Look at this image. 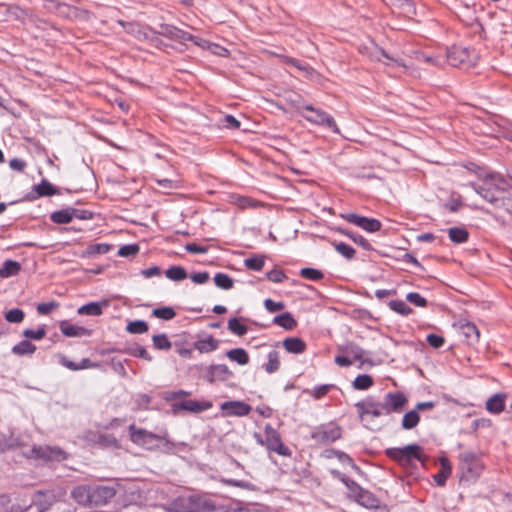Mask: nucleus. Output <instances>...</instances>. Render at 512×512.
Returning <instances> with one entry per match:
<instances>
[{
	"instance_id": "obj_51",
	"label": "nucleus",
	"mask_w": 512,
	"mask_h": 512,
	"mask_svg": "<svg viewBox=\"0 0 512 512\" xmlns=\"http://www.w3.org/2000/svg\"><path fill=\"white\" fill-rule=\"evenodd\" d=\"M335 249L338 253L343 255L347 259H351L354 257L355 250L351 246L341 242L338 244H335Z\"/></svg>"
},
{
	"instance_id": "obj_44",
	"label": "nucleus",
	"mask_w": 512,
	"mask_h": 512,
	"mask_svg": "<svg viewBox=\"0 0 512 512\" xmlns=\"http://www.w3.org/2000/svg\"><path fill=\"white\" fill-rule=\"evenodd\" d=\"M461 468L467 478H475L482 471V465L479 462L467 464L465 466H461Z\"/></svg>"
},
{
	"instance_id": "obj_1",
	"label": "nucleus",
	"mask_w": 512,
	"mask_h": 512,
	"mask_svg": "<svg viewBox=\"0 0 512 512\" xmlns=\"http://www.w3.org/2000/svg\"><path fill=\"white\" fill-rule=\"evenodd\" d=\"M505 180L498 173H489L482 178V184L470 183L469 186L484 200L497 204L500 201L499 193L504 189Z\"/></svg>"
},
{
	"instance_id": "obj_14",
	"label": "nucleus",
	"mask_w": 512,
	"mask_h": 512,
	"mask_svg": "<svg viewBox=\"0 0 512 512\" xmlns=\"http://www.w3.org/2000/svg\"><path fill=\"white\" fill-rule=\"evenodd\" d=\"M212 407L209 401L185 400L173 406L174 412L177 410H185L192 413H200Z\"/></svg>"
},
{
	"instance_id": "obj_49",
	"label": "nucleus",
	"mask_w": 512,
	"mask_h": 512,
	"mask_svg": "<svg viewBox=\"0 0 512 512\" xmlns=\"http://www.w3.org/2000/svg\"><path fill=\"white\" fill-rule=\"evenodd\" d=\"M152 340L157 349L167 350L171 348V342L165 334L154 335Z\"/></svg>"
},
{
	"instance_id": "obj_15",
	"label": "nucleus",
	"mask_w": 512,
	"mask_h": 512,
	"mask_svg": "<svg viewBox=\"0 0 512 512\" xmlns=\"http://www.w3.org/2000/svg\"><path fill=\"white\" fill-rule=\"evenodd\" d=\"M232 375L233 373L224 364L210 365L207 368L206 379L212 383L216 380L225 381L232 377Z\"/></svg>"
},
{
	"instance_id": "obj_43",
	"label": "nucleus",
	"mask_w": 512,
	"mask_h": 512,
	"mask_svg": "<svg viewBox=\"0 0 512 512\" xmlns=\"http://www.w3.org/2000/svg\"><path fill=\"white\" fill-rule=\"evenodd\" d=\"M245 266L254 271H260L264 267V257L255 256L244 260Z\"/></svg>"
},
{
	"instance_id": "obj_11",
	"label": "nucleus",
	"mask_w": 512,
	"mask_h": 512,
	"mask_svg": "<svg viewBox=\"0 0 512 512\" xmlns=\"http://www.w3.org/2000/svg\"><path fill=\"white\" fill-rule=\"evenodd\" d=\"M407 402L406 397L401 393H388L383 400L385 415L392 412H400Z\"/></svg>"
},
{
	"instance_id": "obj_42",
	"label": "nucleus",
	"mask_w": 512,
	"mask_h": 512,
	"mask_svg": "<svg viewBox=\"0 0 512 512\" xmlns=\"http://www.w3.org/2000/svg\"><path fill=\"white\" fill-rule=\"evenodd\" d=\"M126 329L132 334H142L148 331V324L143 320H136L130 322Z\"/></svg>"
},
{
	"instance_id": "obj_27",
	"label": "nucleus",
	"mask_w": 512,
	"mask_h": 512,
	"mask_svg": "<svg viewBox=\"0 0 512 512\" xmlns=\"http://www.w3.org/2000/svg\"><path fill=\"white\" fill-rule=\"evenodd\" d=\"M74 208H65L63 210H59L53 212L51 214V220L57 224H67L70 223L74 219Z\"/></svg>"
},
{
	"instance_id": "obj_12",
	"label": "nucleus",
	"mask_w": 512,
	"mask_h": 512,
	"mask_svg": "<svg viewBox=\"0 0 512 512\" xmlns=\"http://www.w3.org/2000/svg\"><path fill=\"white\" fill-rule=\"evenodd\" d=\"M220 409L225 416H246L250 413L251 407L242 401H227L221 404Z\"/></svg>"
},
{
	"instance_id": "obj_29",
	"label": "nucleus",
	"mask_w": 512,
	"mask_h": 512,
	"mask_svg": "<svg viewBox=\"0 0 512 512\" xmlns=\"http://www.w3.org/2000/svg\"><path fill=\"white\" fill-rule=\"evenodd\" d=\"M461 331L469 344H474L479 341L480 333L473 323L463 324L461 326Z\"/></svg>"
},
{
	"instance_id": "obj_21",
	"label": "nucleus",
	"mask_w": 512,
	"mask_h": 512,
	"mask_svg": "<svg viewBox=\"0 0 512 512\" xmlns=\"http://www.w3.org/2000/svg\"><path fill=\"white\" fill-rule=\"evenodd\" d=\"M339 349L348 355L354 362H360L359 368L362 367L365 362V351L361 347L354 343H347L345 346H342Z\"/></svg>"
},
{
	"instance_id": "obj_10",
	"label": "nucleus",
	"mask_w": 512,
	"mask_h": 512,
	"mask_svg": "<svg viewBox=\"0 0 512 512\" xmlns=\"http://www.w3.org/2000/svg\"><path fill=\"white\" fill-rule=\"evenodd\" d=\"M116 494L113 486L94 485L92 486V505H104Z\"/></svg>"
},
{
	"instance_id": "obj_25",
	"label": "nucleus",
	"mask_w": 512,
	"mask_h": 512,
	"mask_svg": "<svg viewBox=\"0 0 512 512\" xmlns=\"http://www.w3.org/2000/svg\"><path fill=\"white\" fill-rule=\"evenodd\" d=\"M219 341L213 336L209 335L205 338L199 339L195 342L194 346L200 353H209L218 348Z\"/></svg>"
},
{
	"instance_id": "obj_5",
	"label": "nucleus",
	"mask_w": 512,
	"mask_h": 512,
	"mask_svg": "<svg viewBox=\"0 0 512 512\" xmlns=\"http://www.w3.org/2000/svg\"><path fill=\"white\" fill-rule=\"evenodd\" d=\"M303 109L307 112V114H303V117L307 121L317 125L325 126L336 134L340 133L334 118L327 114L325 111L315 108L312 105H305Z\"/></svg>"
},
{
	"instance_id": "obj_59",
	"label": "nucleus",
	"mask_w": 512,
	"mask_h": 512,
	"mask_svg": "<svg viewBox=\"0 0 512 512\" xmlns=\"http://www.w3.org/2000/svg\"><path fill=\"white\" fill-rule=\"evenodd\" d=\"M267 278L272 282L281 283L285 280L286 276L283 271L274 269L267 273Z\"/></svg>"
},
{
	"instance_id": "obj_31",
	"label": "nucleus",
	"mask_w": 512,
	"mask_h": 512,
	"mask_svg": "<svg viewBox=\"0 0 512 512\" xmlns=\"http://www.w3.org/2000/svg\"><path fill=\"white\" fill-rule=\"evenodd\" d=\"M35 350L36 346L27 340L21 341L12 348V352L18 356L32 355L35 352Z\"/></svg>"
},
{
	"instance_id": "obj_55",
	"label": "nucleus",
	"mask_w": 512,
	"mask_h": 512,
	"mask_svg": "<svg viewBox=\"0 0 512 512\" xmlns=\"http://www.w3.org/2000/svg\"><path fill=\"white\" fill-rule=\"evenodd\" d=\"M139 251V247L136 244H129L120 247L118 255L121 257H129L136 255Z\"/></svg>"
},
{
	"instance_id": "obj_30",
	"label": "nucleus",
	"mask_w": 512,
	"mask_h": 512,
	"mask_svg": "<svg viewBox=\"0 0 512 512\" xmlns=\"http://www.w3.org/2000/svg\"><path fill=\"white\" fill-rule=\"evenodd\" d=\"M227 357L239 365H246L249 363V355L243 348L231 349L226 353Z\"/></svg>"
},
{
	"instance_id": "obj_34",
	"label": "nucleus",
	"mask_w": 512,
	"mask_h": 512,
	"mask_svg": "<svg viewBox=\"0 0 512 512\" xmlns=\"http://www.w3.org/2000/svg\"><path fill=\"white\" fill-rule=\"evenodd\" d=\"M420 417L416 410L407 412L402 419V427L404 429H412L419 423Z\"/></svg>"
},
{
	"instance_id": "obj_56",
	"label": "nucleus",
	"mask_w": 512,
	"mask_h": 512,
	"mask_svg": "<svg viewBox=\"0 0 512 512\" xmlns=\"http://www.w3.org/2000/svg\"><path fill=\"white\" fill-rule=\"evenodd\" d=\"M392 4L401 9L402 13L409 14L413 11L411 0H391Z\"/></svg>"
},
{
	"instance_id": "obj_22",
	"label": "nucleus",
	"mask_w": 512,
	"mask_h": 512,
	"mask_svg": "<svg viewBox=\"0 0 512 512\" xmlns=\"http://www.w3.org/2000/svg\"><path fill=\"white\" fill-rule=\"evenodd\" d=\"M108 306L109 302L107 300L102 302H91L79 307L77 312L80 315L99 316L102 314L103 308Z\"/></svg>"
},
{
	"instance_id": "obj_45",
	"label": "nucleus",
	"mask_w": 512,
	"mask_h": 512,
	"mask_svg": "<svg viewBox=\"0 0 512 512\" xmlns=\"http://www.w3.org/2000/svg\"><path fill=\"white\" fill-rule=\"evenodd\" d=\"M236 204L240 209L257 208L262 206L260 202L245 196H239L236 199Z\"/></svg>"
},
{
	"instance_id": "obj_8",
	"label": "nucleus",
	"mask_w": 512,
	"mask_h": 512,
	"mask_svg": "<svg viewBox=\"0 0 512 512\" xmlns=\"http://www.w3.org/2000/svg\"><path fill=\"white\" fill-rule=\"evenodd\" d=\"M356 407L359 410L360 418L365 420V417L372 415L373 417H380L385 415L383 402H376L373 398L368 397L365 400L358 402Z\"/></svg>"
},
{
	"instance_id": "obj_63",
	"label": "nucleus",
	"mask_w": 512,
	"mask_h": 512,
	"mask_svg": "<svg viewBox=\"0 0 512 512\" xmlns=\"http://www.w3.org/2000/svg\"><path fill=\"white\" fill-rule=\"evenodd\" d=\"M264 305H265V308L269 311V312H278L280 310H282L284 308V303L282 302H275L271 299H266L265 302H264Z\"/></svg>"
},
{
	"instance_id": "obj_41",
	"label": "nucleus",
	"mask_w": 512,
	"mask_h": 512,
	"mask_svg": "<svg viewBox=\"0 0 512 512\" xmlns=\"http://www.w3.org/2000/svg\"><path fill=\"white\" fill-rule=\"evenodd\" d=\"M389 307L393 311H395V312H397V313H399V314H401L403 316H407L410 313H412V309L402 300H392V301H390L389 302Z\"/></svg>"
},
{
	"instance_id": "obj_37",
	"label": "nucleus",
	"mask_w": 512,
	"mask_h": 512,
	"mask_svg": "<svg viewBox=\"0 0 512 512\" xmlns=\"http://www.w3.org/2000/svg\"><path fill=\"white\" fill-rule=\"evenodd\" d=\"M280 359L277 351H271L268 354V362L264 365L267 373L271 374L279 369Z\"/></svg>"
},
{
	"instance_id": "obj_24",
	"label": "nucleus",
	"mask_w": 512,
	"mask_h": 512,
	"mask_svg": "<svg viewBox=\"0 0 512 512\" xmlns=\"http://www.w3.org/2000/svg\"><path fill=\"white\" fill-rule=\"evenodd\" d=\"M283 347L289 353L300 354L306 350L305 342L298 337H289L284 339Z\"/></svg>"
},
{
	"instance_id": "obj_38",
	"label": "nucleus",
	"mask_w": 512,
	"mask_h": 512,
	"mask_svg": "<svg viewBox=\"0 0 512 512\" xmlns=\"http://www.w3.org/2000/svg\"><path fill=\"white\" fill-rule=\"evenodd\" d=\"M111 250V245L106 243H95L89 245L86 250L85 254L88 256H94L99 254H106Z\"/></svg>"
},
{
	"instance_id": "obj_19",
	"label": "nucleus",
	"mask_w": 512,
	"mask_h": 512,
	"mask_svg": "<svg viewBox=\"0 0 512 512\" xmlns=\"http://www.w3.org/2000/svg\"><path fill=\"white\" fill-rule=\"evenodd\" d=\"M447 57L448 61L453 66L464 64L466 62L472 63L470 60V50L467 48L454 47L451 51L448 52Z\"/></svg>"
},
{
	"instance_id": "obj_47",
	"label": "nucleus",
	"mask_w": 512,
	"mask_h": 512,
	"mask_svg": "<svg viewBox=\"0 0 512 512\" xmlns=\"http://www.w3.org/2000/svg\"><path fill=\"white\" fill-rule=\"evenodd\" d=\"M300 275L309 280L318 281L323 278V273L320 270L314 268H302L300 270Z\"/></svg>"
},
{
	"instance_id": "obj_50",
	"label": "nucleus",
	"mask_w": 512,
	"mask_h": 512,
	"mask_svg": "<svg viewBox=\"0 0 512 512\" xmlns=\"http://www.w3.org/2000/svg\"><path fill=\"white\" fill-rule=\"evenodd\" d=\"M152 314L160 319L171 320L175 317V311L171 307H163L154 309Z\"/></svg>"
},
{
	"instance_id": "obj_62",
	"label": "nucleus",
	"mask_w": 512,
	"mask_h": 512,
	"mask_svg": "<svg viewBox=\"0 0 512 512\" xmlns=\"http://www.w3.org/2000/svg\"><path fill=\"white\" fill-rule=\"evenodd\" d=\"M58 307V303L49 302V303H40L37 306V312L41 315H46L50 313L54 308Z\"/></svg>"
},
{
	"instance_id": "obj_20",
	"label": "nucleus",
	"mask_w": 512,
	"mask_h": 512,
	"mask_svg": "<svg viewBox=\"0 0 512 512\" xmlns=\"http://www.w3.org/2000/svg\"><path fill=\"white\" fill-rule=\"evenodd\" d=\"M59 328L62 334L67 337H83L91 335V330L82 326L70 324L68 321H62Z\"/></svg>"
},
{
	"instance_id": "obj_4",
	"label": "nucleus",
	"mask_w": 512,
	"mask_h": 512,
	"mask_svg": "<svg viewBox=\"0 0 512 512\" xmlns=\"http://www.w3.org/2000/svg\"><path fill=\"white\" fill-rule=\"evenodd\" d=\"M359 50L362 54L369 57L372 61L382 62L387 66H404V64L401 62L399 58L388 54L385 50H383L374 42H370L367 45L361 46Z\"/></svg>"
},
{
	"instance_id": "obj_61",
	"label": "nucleus",
	"mask_w": 512,
	"mask_h": 512,
	"mask_svg": "<svg viewBox=\"0 0 512 512\" xmlns=\"http://www.w3.org/2000/svg\"><path fill=\"white\" fill-rule=\"evenodd\" d=\"M208 51H210L212 54L217 55V56H222V57L229 56V51L226 48H224L216 43H212V42L209 46Z\"/></svg>"
},
{
	"instance_id": "obj_60",
	"label": "nucleus",
	"mask_w": 512,
	"mask_h": 512,
	"mask_svg": "<svg viewBox=\"0 0 512 512\" xmlns=\"http://www.w3.org/2000/svg\"><path fill=\"white\" fill-rule=\"evenodd\" d=\"M427 342L430 346L433 348H440L443 346L445 340L442 336L436 335V334H429L426 338Z\"/></svg>"
},
{
	"instance_id": "obj_40",
	"label": "nucleus",
	"mask_w": 512,
	"mask_h": 512,
	"mask_svg": "<svg viewBox=\"0 0 512 512\" xmlns=\"http://www.w3.org/2000/svg\"><path fill=\"white\" fill-rule=\"evenodd\" d=\"M228 329L238 336H243L248 331L247 326L242 324L238 318H232L229 320Z\"/></svg>"
},
{
	"instance_id": "obj_28",
	"label": "nucleus",
	"mask_w": 512,
	"mask_h": 512,
	"mask_svg": "<svg viewBox=\"0 0 512 512\" xmlns=\"http://www.w3.org/2000/svg\"><path fill=\"white\" fill-rule=\"evenodd\" d=\"M21 270L19 262L14 260H5L2 267L0 268V278H9L15 276Z\"/></svg>"
},
{
	"instance_id": "obj_3",
	"label": "nucleus",
	"mask_w": 512,
	"mask_h": 512,
	"mask_svg": "<svg viewBox=\"0 0 512 512\" xmlns=\"http://www.w3.org/2000/svg\"><path fill=\"white\" fill-rule=\"evenodd\" d=\"M341 481L349 490V496L354 498L360 505L366 508H376L378 500L368 491L362 489L356 482L345 476H341Z\"/></svg>"
},
{
	"instance_id": "obj_6",
	"label": "nucleus",
	"mask_w": 512,
	"mask_h": 512,
	"mask_svg": "<svg viewBox=\"0 0 512 512\" xmlns=\"http://www.w3.org/2000/svg\"><path fill=\"white\" fill-rule=\"evenodd\" d=\"M129 434L133 443L145 448L153 449L158 446L160 437L141 428H137L134 424L129 426Z\"/></svg>"
},
{
	"instance_id": "obj_53",
	"label": "nucleus",
	"mask_w": 512,
	"mask_h": 512,
	"mask_svg": "<svg viewBox=\"0 0 512 512\" xmlns=\"http://www.w3.org/2000/svg\"><path fill=\"white\" fill-rule=\"evenodd\" d=\"M129 353L132 356L139 357V358L145 359L147 361L152 360V357L150 356V354L146 351V349L143 346H140V345L130 348Z\"/></svg>"
},
{
	"instance_id": "obj_54",
	"label": "nucleus",
	"mask_w": 512,
	"mask_h": 512,
	"mask_svg": "<svg viewBox=\"0 0 512 512\" xmlns=\"http://www.w3.org/2000/svg\"><path fill=\"white\" fill-rule=\"evenodd\" d=\"M406 299L418 307H425L427 305V301L424 297H422L419 293L411 292L408 293Z\"/></svg>"
},
{
	"instance_id": "obj_26",
	"label": "nucleus",
	"mask_w": 512,
	"mask_h": 512,
	"mask_svg": "<svg viewBox=\"0 0 512 512\" xmlns=\"http://www.w3.org/2000/svg\"><path fill=\"white\" fill-rule=\"evenodd\" d=\"M505 396L502 394H495L490 397L486 402V409L493 414H499L504 410Z\"/></svg>"
},
{
	"instance_id": "obj_7",
	"label": "nucleus",
	"mask_w": 512,
	"mask_h": 512,
	"mask_svg": "<svg viewBox=\"0 0 512 512\" xmlns=\"http://www.w3.org/2000/svg\"><path fill=\"white\" fill-rule=\"evenodd\" d=\"M265 436V443L269 450L282 456H289L291 454L290 449L282 443L278 432L270 425L265 427Z\"/></svg>"
},
{
	"instance_id": "obj_2",
	"label": "nucleus",
	"mask_w": 512,
	"mask_h": 512,
	"mask_svg": "<svg viewBox=\"0 0 512 512\" xmlns=\"http://www.w3.org/2000/svg\"><path fill=\"white\" fill-rule=\"evenodd\" d=\"M387 455L403 466H410L413 461L421 460V447L411 444L402 448H390Z\"/></svg>"
},
{
	"instance_id": "obj_18",
	"label": "nucleus",
	"mask_w": 512,
	"mask_h": 512,
	"mask_svg": "<svg viewBox=\"0 0 512 512\" xmlns=\"http://www.w3.org/2000/svg\"><path fill=\"white\" fill-rule=\"evenodd\" d=\"M71 495L73 499L81 505H92V486L90 485H79L75 487Z\"/></svg>"
},
{
	"instance_id": "obj_46",
	"label": "nucleus",
	"mask_w": 512,
	"mask_h": 512,
	"mask_svg": "<svg viewBox=\"0 0 512 512\" xmlns=\"http://www.w3.org/2000/svg\"><path fill=\"white\" fill-rule=\"evenodd\" d=\"M35 191L38 196H50L55 194L54 187L46 180L35 186Z\"/></svg>"
},
{
	"instance_id": "obj_57",
	"label": "nucleus",
	"mask_w": 512,
	"mask_h": 512,
	"mask_svg": "<svg viewBox=\"0 0 512 512\" xmlns=\"http://www.w3.org/2000/svg\"><path fill=\"white\" fill-rule=\"evenodd\" d=\"M346 235L351 238L356 244L362 246L364 249L369 250L371 248L370 243L361 235L347 232Z\"/></svg>"
},
{
	"instance_id": "obj_13",
	"label": "nucleus",
	"mask_w": 512,
	"mask_h": 512,
	"mask_svg": "<svg viewBox=\"0 0 512 512\" xmlns=\"http://www.w3.org/2000/svg\"><path fill=\"white\" fill-rule=\"evenodd\" d=\"M35 458L44 460H61L64 459V452L58 447L38 446L32 449Z\"/></svg>"
},
{
	"instance_id": "obj_48",
	"label": "nucleus",
	"mask_w": 512,
	"mask_h": 512,
	"mask_svg": "<svg viewBox=\"0 0 512 512\" xmlns=\"http://www.w3.org/2000/svg\"><path fill=\"white\" fill-rule=\"evenodd\" d=\"M5 319L10 323H20L24 319V312L19 308H14L5 313Z\"/></svg>"
},
{
	"instance_id": "obj_33",
	"label": "nucleus",
	"mask_w": 512,
	"mask_h": 512,
	"mask_svg": "<svg viewBox=\"0 0 512 512\" xmlns=\"http://www.w3.org/2000/svg\"><path fill=\"white\" fill-rule=\"evenodd\" d=\"M165 275L172 281H182L188 276L186 270L181 266H171L165 271Z\"/></svg>"
},
{
	"instance_id": "obj_36",
	"label": "nucleus",
	"mask_w": 512,
	"mask_h": 512,
	"mask_svg": "<svg viewBox=\"0 0 512 512\" xmlns=\"http://www.w3.org/2000/svg\"><path fill=\"white\" fill-rule=\"evenodd\" d=\"M352 385L356 390H366L373 385V379L367 374L358 375Z\"/></svg>"
},
{
	"instance_id": "obj_52",
	"label": "nucleus",
	"mask_w": 512,
	"mask_h": 512,
	"mask_svg": "<svg viewBox=\"0 0 512 512\" xmlns=\"http://www.w3.org/2000/svg\"><path fill=\"white\" fill-rule=\"evenodd\" d=\"M46 335V331L43 327L38 328L37 330L33 329H25L23 331V336L28 339L41 340Z\"/></svg>"
},
{
	"instance_id": "obj_64",
	"label": "nucleus",
	"mask_w": 512,
	"mask_h": 512,
	"mask_svg": "<svg viewBox=\"0 0 512 512\" xmlns=\"http://www.w3.org/2000/svg\"><path fill=\"white\" fill-rule=\"evenodd\" d=\"M208 272H198L190 275V279L196 284H204L209 280Z\"/></svg>"
},
{
	"instance_id": "obj_39",
	"label": "nucleus",
	"mask_w": 512,
	"mask_h": 512,
	"mask_svg": "<svg viewBox=\"0 0 512 512\" xmlns=\"http://www.w3.org/2000/svg\"><path fill=\"white\" fill-rule=\"evenodd\" d=\"M214 282L217 287L229 290L233 287V279L224 273H217L214 277Z\"/></svg>"
},
{
	"instance_id": "obj_32",
	"label": "nucleus",
	"mask_w": 512,
	"mask_h": 512,
	"mask_svg": "<svg viewBox=\"0 0 512 512\" xmlns=\"http://www.w3.org/2000/svg\"><path fill=\"white\" fill-rule=\"evenodd\" d=\"M274 323L286 330H292L296 327V321L290 313H283L274 318Z\"/></svg>"
},
{
	"instance_id": "obj_23",
	"label": "nucleus",
	"mask_w": 512,
	"mask_h": 512,
	"mask_svg": "<svg viewBox=\"0 0 512 512\" xmlns=\"http://www.w3.org/2000/svg\"><path fill=\"white\" fill-rule=\"evenodd\" d=\"M440 471L434 476V480L438 486H444L447 478L452 472V467L449 460L446 457H441L440 460Z\"/></svg>"
},
{
	"instance_id": "obj_35",
	"label": "nucleus",
	"mask_w": 512,
	"mask_h": 512,
	"mask_svg": "<svg viewBox=\"0 0 512 512\" xmlns=\"http://www.w3.org/2000/svg\"><path fill=\"white\" fill-rule=\"evenodd\" d=\"M448 235L450 240L454 243H463L468 239V232L464 228H450Z\"/></svg>"
},
{
	"instance_id": "obj_9",
	"label": "nucleus",
	"mask_w": 512,
	"mask_h": 512,
	"mask_svg": "<svg viewBox=\"0 0 512 512\" xmlns=\"http://www.w3.org/2000/svg\"><path fill=\"white\" fill-rule=\"evenodd\" d=\"M350 223H353L368 232H376L381 228V223L373 218H366L354 213L342 215Z\"/></svg>"
},
{
	"instance_id": "obj_58",
	"label": "nucleus",
	"mask_w": 512,
	"mask_h": 512,
	"mask_svg": "<svg viewBox=\"0 0 512 512\" xmlns=\"http://www.w3.org/2000/svg\"><path fill=\"white\" fill-rule=\"evenodd\" d=\"M176 30H177V27H175V26H172L169 24H162L160 26L159 33L165 37H168V38L174 40Z\"/></svg>"
},
{
	"instance_id": "obj_16",
	"label": "nucleus",
	"mask_w": 512,
	"mask_h": 512,
	"mask_svg": "<svg viewBox=\"0 0 512 512\" xmlns=\"http://www.w3.org/2000/svg\"><path fill=\"white\" fill-rule=\"evenodd\" d=\"M56 502L55 495L47 492H37L34 496L32 505L38 512H46Z\"/></svg>"
},
{
	"instance_id": "obj_17",
	"label": "nucleus",
	"mask_w": 512,
	"mask_h": 512,
	"mask_svg": "<svg viewBox=\"0 0 512 512\" xmlns=\"http://www.w3.org/2000/svg\"><path fill=\"white\" fill-rule=\"evenodd\" d=\"M341 437V430L338 426L329 425L323 427L317 433H315L314 438L323 443L334 442Z\"/></svg>"
}]
</instances>
